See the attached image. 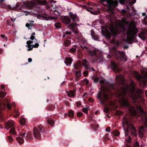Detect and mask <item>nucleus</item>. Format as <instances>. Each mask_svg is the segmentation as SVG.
<instances>
[{"label": "nucleus", "instance_id": "obj_1", "mask_svg": "<svg viewBox=\"0 0 147 147\" xmlns=\"http://www.w3.org/2000/svg\"><path fill=\"white\" fill-rule=\"evenodd\" d=\"M105 90L112 94L114 93L119 99V102L121 106L127 109L132 115H137V111L135 107L132 106L124 97V96H126L127 93L129 91L128 85L121 86L118 88L113 84H111L106 88Z\"/></svg>", "mask_w": 147, "mask_h": 147}, {"label": "nucleus", "instance_id": "obj_2", "mask_svg": "<svg viewBox=\"0 0 147 147\" xmlns=\"http://www.w3.org/2000/svg\"><path fill=\"white\" fill-rule=\"evenodd\" d=\"M129 86L131 88L130 90L131 94V97L132 100L134 102H136L137 100H143V97L141 95L143 93V91L142 90L138 89L137 91L134 92L135 89V85L134 82L132 81L131 82Z\"/></svg>", "mask_w": 147, "mask_h": 147}, {"label": "nucleus", "instance_id": "obj_3", "mask_svg": "<svg viewBox=\"0 0 147 147\" xmlns=\"http://www.w3.org/2000/svg\"><path fill=\"white\" fill-rule=\"evenodd\" d=\"M100 4L108 8L107 10L112 13L115 8L117 6L118 2L117 1L113 0H100Z\"/></svg>", "mask_w": 147, "mask_h": 147}, {"label": "nucleus", "instance_id": "obj_4", "mask_svg": "<svg viewBox=\"0 0 147 147\" xmlns=\"http://www.w3.org/2000/svg\"><path fill=\"white\" fill-rule=\"evenodd\" d=\"M61 20L63 23L66 24H68V27L71 28L73 32L77 35L79 34V32L76 29L77 27V23H72L69 24L71 22L70 18L67 16H65L61 18Z\"/></svg>", "mask_w": 147, "mask_h": 147}, {"label": "nucleus", "instance_id": "obj_5", "mask_svg": "<svg viewBox=\"0 0 147 147\" xmlns=\"http://www.w3.org/2000/svg\"><path fill=\"white\" fill-rule=\"evenodd\" d=\"M129 28L127 29V34L128 36L133 38L138 32V29L136 27V25L134 23L129 25Z\"/></svg>", "mask_w": 147, "mask_h": 147}, {"label": "nucleus", "instance_id": "obj_6", "mask_svg": "<svg viewBox=\"0 0 147 147\" xmlns=\"http://www.w3.org/2000/svg\"><path fill=\"white\" fill-rule=\"evenodd\" d=\"M82 49L83 50L85 51H87L90 56L92 57L95 56V58L94 59V61H97L99 56L97 54V51L96 49H94L92 50H90L86 46H82Z\"/></svg>", "mask_w": 147, "mask_h": 147}, {"label": "nucleus", "instance_id": "obj_7", "mask_svg": "<svg viewBox=\"0 0 147 147\" xmlns=\"http://www.w3.org/2000/svg\"><path fill=\"white\" fill-rule=\"evenodd\" d=\"M123 125L124 126L126 125L127 128H129L131 129V134L133 136H136V129L130 120H123Z\"/></svg>", "mask_w": 147, "mask_h": 147}, {"label": "nucleus", "instance_id": "obj_8", "mask_svg": "<svg viewBox=\"0 0 147 147\" xmlns=\"http://www.w3.org/2000/svg\"><path fill=\"white\" fill-rule=\"evenodd\" d=\"M115 57L117 59L124 62L127 61V59L124 52L115 50Z\"/></svg>", "mask_w": 147, "mask_h": 147}, {"label": "nucleus", "instance_id": "obj_9", "mask_svg": "<svg viewBox=\"0 0 147 147\" xmlns=\"http://www.w3.org/2000/svg\"><path fill=\"white\" fill-rule=\"evenodd\" d=\"M137 80L141 83H144L147 81V71H144L143 74L141 75L138 73L136 76Z\"/></svg>", "mask_w": 147, "mask_h": 147}, {"label": "nucleus", "instance_id": "obj_10", "mask_svg": "<svg viewBox=\"0 0 147 147\" xmlns=\"http://www.w3.org/2000/svg\"><path fill=\"white\" fill-rule=\"evenodd\" d=\"M97 97L100 101V103L102 104H104L107 100L109 99L108 94L105 93H102L99 92L98 93Z\"/></svg>", "mask_w": 147, "mask_h": 147}, {"label": "nucleus", "instance_id": "obj_11", "mask_svg": "<svg viewBox=\"0 0 147 147\" xmlns=\"http://www.w3.org/2000/svg\"><path fill=\"white\" fill-rule=\"evenodd\" d=\"M137 108L139 111L142 117L141 119L147 120V112L144 111V109L140 106H137Z\"/></svg>", "mask_w": 147, "mask_h": 147}, {"label": "nucleus", "instance_id": "obj_12", "mask_svg": "<svg viewBox=\"0 0 147 147\" xmlns=\"http://www.w3.org/2000/svg\"><path fill=\"white\" fill-rule=\"evenodd\" d=\"M116 80L118 83L121 85L125 84V80L123 77L121 75H117L116 76Z\"/></svg>", "mask_w": 147, "mask_h": 147}, {"label": "nucleus", "instance_id": "obj_13", "mask_svg": "<svg viewBox=\"0 0 147 147\" xmlns=\"http://www.w3.org/2000/svg\"><path fill=\"white\" fill-rule=\"evenodd\" d=\"M33 132L35 138L38 140L40 139L41 135L39 131L37 128L36 127L34 128Z\"/></svg>", "mask_w": 147, "mask_h": 147}, {"label": "nucleus", "instance_id": "obj_14", "mask_svg": "<svg viewBox=\"0 0 147 147\" xmlns=\"http://www.w3.org/2000/svg\"><path fill=\"white\" fill-rule=\"evenodd\" d=\"M139 37L143 40L147 38V30H144L141 32L139 34Z\"/></svg>", "mask_w": 147, "mask_h": 147}, {"label": "nucleus", "instance_id": "obj_15", "mask_svg": "<svg viewBox=\"0 0 147 147\" xmlns=\"http://www.w3.org/2000/svg\"><path fill=\"white\" fill-rule=\"evenodd\" d=\"M111 67L115 72H119L120 70L118 67L116 63L113 61L111 62Z\"/></svg>", "mask_w": 147, "mask_h": 147}, {"label": "nucleus", "instance_id": "obj_16", "mask_svg": "<svg viewBox=\"0 0 147 147\" xmlns=\"http://www.w3.org/2000/svg\"><path fill=\"white\" fill-rule=\"evenodd\" d=\"M119 0V2L121 4H123L125 3H129L130 5L135 3L136 1V0Z\"/></svg>", "mask_w": 147, "mask_h": 147}, {"label": "nucleus", "instance_id": "obj_17", "mask_svg": "<svg viewBox=\"0 0 147 147\" xmlns=\"http://www.w3.org/2000/svg\"><path fill=\"white\" fill-rule=\"evenodd\" d=\"M69 14L72 21L74 22H76L79 21L78 18L76 14H74L71 12H70Z\"/></svg>", "mask_w": 147, "mask_h": 147}, {"label": "nucleus", "instance_id": "obj_18", "mask_svg": "<svg viewBox=\"0 0 147 147\" xmlns=\"http://www.w3.org/2000/svg\"><path fill=\"white\" fill-rule=\"evenodd\" d=\"M33 42V41H32L31 40L28 41L27 42L26 44L27 45H26V47L28 48L27 50L28 51H31L32 50L34 47L32 46L33 45L32 44L31 45V44H32Z\"/></svg>", "mask_w": 147, "mask_h": 147}, {"label": "nucleus", "instance_id": "obj_19", "mask_svg": "<svg viewBox=\"0 0 147 147\" xmlns=\"http://www.w3.org/2000/svg\"><path fill=\"white\" fill-rule=\"evenodd\" d=\"M144 129L145 128L143 126H141L139 128L138 132L139 136L140 138H142L143 137Z\"/></svg>", "mask_w": 147, "mask_h": 147}, {"label": "nucleus", "instance_id": "obj_20", "mask_svg": "<svg viewBox=\"0 0 147 147\" xmlns=\"http://www.w3.org/2000/svg\"><path fill=\"white\" fill-rule=\"evenodd\" d=\"M121 32H119V30H113L111 31L112 35L113 37H115L117 36H119V34Z\"/></svg>", "mask_w": 147, "mask_h": 147}, {"label": "nucleus", "instance_id": "obj_21", "mask_svg": "<svg viewBox=\"0 0 147 147\" xmlns=\"http://www.w3.org/2000/svg\"><path fill=\"white\" fill-rule=\"evenodd\" d=\"M92 127L93 130L96 131L99 127V125L95 121H93L92 123Z\"/></svg>", "mask_w": 147, "mask_h": 147}, {"label": "nucleus", "instance_id": "obj_22", "mask_svg": "<svg viewBox=\"0 0 147 147\" xmlns=\"http://www.w3.org/2000/svg\"><path fill=\"white\" fill-rule=\"evenodd\" d=\"M14 124V122L11 120H9L5 123V125H6V126L9 128H10L13 126Z\"/></svg>", "mask_w": 147, "mask_h": 147}, {"label": "nucleus", "instance_id": "obj_23", "mask_svg": "<svg viewBox=\"0 0 147 147\" xmlns=\"http://www.w3.org/2000/svg\"><path fill=\"white\" fill-rule=\"evenodd\" d=\"M81 71H75V74L76 77L75 78V80L76 81L78 80H79L78 78L81 76Z\"/></svg>", "mask_w": 147, "mask_h": 147}, {"label": "nucleus", "instance_id": "obj_24", "mask_svg": "<svg viewBox=\"0 0 147 147\" xmlns=\"http://www.w3.org/2000/svg\"><path fill=\"white\" fill-rule=\"evenodd\" d=\"M66 92L67 93V95L69 97H74L75 96L74 94L75 91H73L72 90H70V92L66 91Z\"/></svg>", "mask_w": 147, "mask_h": 147}, {"label": "nucleus", "instance_id": "obj_25", "mask_svg": "<svg viewBox=\"0 0 147 147\" xmlns=\"http://www.w3.org/2000/svg\"><path fill=\"white\" fill-rule=\"evenodd\" d=\"M104 35L105 37L108 40L110 39L111 36V33L109 31L105 32L104 33Z\"/></svg>", "mask_w": 147, "mask_h": 147}, {"label": "nucleus", "instance_id": "obj_26", "mask_svg": "<svg viewBox=\"0 0 147 147\" xmlns=\"http://www.w3.org/2000/svg\"><path fill=\"white\" fill-rule=\"evenodd\" d=\"M68 116L71 118L74 119V111L72 110H70L68 111Z\"/></svg>", "mask_w": 147, "mask_h": 147}, {"label": "nucleus", "instance_id": "obj_27", "mask_svg": "<svg viewBox=\"0 0 147 147\" xmlns=\"http://www.w3.org/2000/svg\"><path fill=\"white\" fill-rule=\"evenodd\" d=\"M65 63L67 65L71 64L72 63V60L71 59L69 58H66V61H65Z\"/></svg>", "mask_w": 147, "mask_h": 147}, {"label": "nucleus", "instance_id": "obj_28", "mask_svg": "<svg viewBox=\"0 0 147 147\" xmlns=\"http://www.w3.org/2000/svg\"><path fill=\"white\" fill-rule=\"evenodd\" d=\"M16 139L18 142L20 144H21L24 142V140L23 138H21L20 136L17 137Z\"/></svg>", "mask_w": 147, "mask_h": 147}, {"label": "nucleus", "instance_id": "obj_29", "mask_svg": "<svg viewBox=\"0 0 147 147\" xmlns=\"http://www.w3.org/2000/svg\"><path fill=\"white\" fill-rule=\"evenodd\" d=\"M4 109V108L2 107L1 105H0V119H4L3 118V114L2 112V111Z\"/></svg>", "mask_w": 147, "mask_h": 147}, {"label": "nucleus", "instance_id": "obj_30", "mask_svg": "<svg viewBox=\"0 0 147 147\" xmlns=\"http://www.w3.org/2000/svg\"><path fill=\"white\" fill-rule=\"evenodd\" d=\"M9 133L11 134L15 135L16 133V132L15 131V129L13 128L10 129L9 131Z\"/></svg>", "mask_w": 147, "mask_h": 147}, {"label": "nucleus", "instance_id": "obj_31", "mask_svg": "<svg viewBox=\"0 0 147 147\" xmlns=\"http://www.w3.org/2000/svg\"><path fill=\"white\" fill-rule=\"evenodd\" d=\"M71 34V32L70 31H66L63 33V37L65 38L66 36L70 35Z\"/></svg>", "mask_w": 147, "mask_h": 147}, {"label": "nucleus", "instance_id": "obj_32", "mask_svg": "<svg viewBox=\"0 0 147 147\" xmlns=\"http://www.w3.org/2000/svg\"><path fill=\"white\" fill-rule=\"evenodd\" d=\"M64 44L66 47L69 46L71 44V41L70 40H66L64 42Z\"/></svg>", "mask_w": 147, "mask_h": 147}, {"label": "nucleus", "instance_id": "obj_33", "mask_svg": "<svg viewBox=\"0 0 147 147\" xmlns=\"http://www.w3.org/2000/svg\"><path fill=\"white\" fill-rule=\"evenodd\" d=\"M30 22H34L33 21H30ZM33 26V24L32 23H26V26L27 27H28V29H31L30 28V27H29L32 26Z\"/></svg>", "mask_w": 147, "mask_h": 147}, {"label": "nucleus", "instance_id": "obj_34", "mask_svg": "<svg viewBox=\"0 0 147 147\" xmlns=\"http://www.w3.org/2000/svg\"><path fill=\"white\" fill-rule=\"evenodd\" d=\"M113 134L115 136H117L119 135L120 133L118 131L115 130L113 132Z\"/></svg>", "mask_w": 147, "mask_h": 147}, {"label": "nucleus", "instance_id": "obj_35", "mask_svg": "<svg viewBox=\"0 0 147 147\" xmlns=\"http://www.w3.org/2000/svg\"><path fill=\"white\" fill-rule=\"evenodd\" d=\"M5 105L7 107L9 110H11V106L10 104L8 103V100L7 101Z\"/></svg>", "mask_w": 147, "mask_h": 147}, {"label": "nucleus", "instance_id": "obj_36", "mask_svg": "<svg viewBox=\"0 0 147 147\" xmlns=\"http://www.w3.org/2000/svg\"><path fill=\"white\" fill-rule=\"evenodd\" d=\"M47 108L48 110L53 111L54 109V106L53 105H50Z\"/></svg>", "mask_w": 147, "mask_h": 147}, {"label": "nucleus", "instance_id": "obj_37", "mask_svg": "<svg viewBox=\"0 0 147 147\" xmlns=\"http://www.w3.org/2000/svg\"><path fill=\"white\" fill-rule=\"evenodd\" d=\"M132 139L129 136H128V138H126L125 140V142L127 143H131V142Z\"/></svg>", "mask_w": 147, "mask_h": 147}, {"label": "nucleus", "instance_id": "obj_38", "mask_svg": "<svg viewBox=\"0 0 147 147\" xmlns=\"http://www.w3.org/2000/svg\"><path fill=\"white\" fill-rule=\"evenodd\" d=\"M19 122L22 125H27V122L26 120H19Z\"/></svg>", "mask_w": 147, "mask_h": 147}, {"label": "nucleus", "instance_id": "obj_39", "mask_svg": "<svg viewBox=\"0 0 147 147\" xmlns=\"http://www.w3.org/2000/svg\"><path fill=\"white\" fill-rule=\"evenodd\" d=\"M74 69H78L80 67V65L78 63H76L74 65Z\"/></svg>", "mask_w": 147, "mask_h": 147}, {"label": "nucleus", "instance_id": "obj_40", "mask_svg": "<svg viewBox=\"0 0 147 147\" xmlns=\"http://www.w3.org/2000/svg\"><path fill=\"white\" fill-rule=\"evenodd\" d=\"M7 140L8 141L10 142H12L13 141V138L11 136H10L7 137Z\"/></svg>", "mask_w": 147, "mask_h": 147}, {"label": "nucleus", "instance_id": "obj_41", "mask_svg": "<svg viewBox=\"0 0 147 147\" xmlns=\"http://www.w3.org/2000/svg\"><path fill=\"white\" fill-rule=\"evenodd\" d=\"M55 26L57 28H59L61 26L60 23L59 22H57L55 23Z\"/></svg>", "mask_w": 147, "mask_h": 147}, {"label": "nucleus", "instance_id": "obj_42", "mask_svg": "<svg viewBox=\"0 0 147 147\" xmlns=\"http://www.w3.org/2000/svg\"><path fill=\"white\" fill-rule=\"evenodd\" d=\"M47 122L51 126H53L54 121L53 120H47Z\"/></svg>", "mask_w": 147, "mask_h": 147}, {"label": "nucleus", "instance_id": "obj_43", "mask_svg": "<svg viewBox=\"0 0 147 147\" xmlns=\"http://www.w3.org/2000/svg\"><path fill=\"white\" fill-rule=\"evenodd\" d=\"M88 108L87 107L83 108L82 109V111L86 114H88Z\"/></svg>", "mask_w": 147, "mask_h": 147}, {"label": "nucleus", "instance_id": "obj_44", "mask_svg": "<svg viewBox=\"0 0 147 147\" xmlns=\"http://www.w3.org/2000/svg\"><path fill=\"white\" fill-rule=\"evenodd\" d=\"M76 51V49L73 47L71 48L69 50L70 52L72 53H75Z\"/></svg>", "mask_w": 147, "mask_h": 147}, {"label": "nucleus", "instance_id": "obj_45", "mask_svg": "<svg viewBox=\"0 0 147 147\" xmlns=\"http://www.w3.org/2000/svg\"><path fill=\"white\" fill-rule=\"evenodd\" d=\"M6 95L5 92L1 91L0 92V97L1 98L4 97Z\"/></svg>", "mask_w": 147, "mask_h": 147}, {"label": "nucleus", "instance_id": "obj_46", "mask_svg": "<svg viewBox=\"0 0 147 147\" xmlns=\"http://www.w3.org/2000/svg\"><path fill=\"white\" fill-rule=\"evenodd\" d=\"M93 39L95 40L98 41L99 39V37L97 35H95L94 36H93L92 37Z\"/></svg>", "mask_w": 147, "mask_h": 147}, {"label": "nucleus", "instance_id": "obj_47", "mask_svg": "<svg viewBox=\"0 0 147 147\" xmlns=\"http://www.w3.org/2000/svg\"><path fill=\"white\" fill-rule=\"evenodd\" d=\"M39 3L43 5H45L47 4V2L45 0L40 1H39Z\"/></svg>", "mask_w": 147, "mask_h": 147}, {"label": "nucleus", "instance_id": "obj_48", "mask_svg": "<svg viewBox=\"0 0 147 147\" xmlns=\"http://www.w3.org/2000/svg\"><path fill=\"white\" fill-rule=\"evenodd\" d=\"M140 145L138 141H136L134 144L133 147H139Z\"/></svg>", "mask_w": 147, "mask_h": 147}, {"label": "nucleus", "instance_id": "obj_49", "mask_svg": "<svg viewBox=\"0 0 147 147\" xmlns=\"http://www.w3.org/2000/svg\"><path fill=\"white\" fill-rule=\"evenodd\" d=\"M38 129L41 132H43L44 131V128L41 125H38Z\"/></svg>", "mask_w": 147, "mask_h": 147}, {"label": "nucleus", "instance_id": "obj_50", "mask_svg": "<svg viewBox=\"0 0 147 147\" xmlns=\"http://www.w3.org/2000/svg\"><path fill=\"white\" fill-rule=\"evenodd\" d=\"M116 113L117 114L119 115H122L123 114V113L122 111L117 110L116 111Z\"/></svg>", "mask_w": 147, "mask_h": 147}, {"label": "nucleus", "instance_id": "obj_51", "mask_svg": "<svg viewBox=\"0 0 147 147\" xmlns=\"http://www.w3.org/2000/svg\"><path fill=\"white\" fill-rule=\"evenodd\" d=\"M31 135V134H29L27 136L26 138L28 140H30L31 139L32 137Z\"/></svg>", "mask_w": 147, "mask_h": 147}, {"label": "nucleus", "instance_id": "obj_52", "mask_svg": "<svg viewBox=\"0 0 147 147\" xmlns=\"http://www.w3.org/2000/svg\"><path fill=\"white\" fill-rule=\"evenodd\" d=\"M19 115V114L18 111H17L16 112V114L15 115H12V116L14 117V118H16L18 117Z\"/></svg>", "mask_w": 147, "mask_h": 147}, {"label": "nucleus", "instance_id": "obj_53", "mask_svg": "<svg viewBox=\"0 0 147 147\" xmlns=\"http://www.w3.org/2000/svg\"><path fill=\"white\" fill-rule=\"evenodd\" d=\"M83 115V113L80 112H78L77 114L78 117H81Z\"/></svg>", "mask_w": 147, "mask_h": 147}, {"label": "nucleus", "instance_id": "obj_54", "mask_svg": "<svg viewBox=\"0 0 147 147\" xmlns=\"http://www.w3.org/2000/svg\"><path fill=\"white\" fill-rule=\"evenodd\" d=\"M142 122L144 123L145 126L147 127V120H142Z\"/></svg>", "mask_w": 147, "mask_h": 147}, {"label": "nucleus", "instance_id": "obj_55", "mask_svg": "<svg viewBox=\"0 0 147 147\" xmlns=\"http://www.w3.org/2000/svg\"><path fill=\"white\" fill-rule=\"evenodd\" d=\"M32 46L35 48H37L39 46V45L38 43H36L34 45H33Z\"/></svg>", "mask_w": 147, "mask_h": 147}, {"label": "nucleus", "instance_id": "obj_56", "mask_svg": "<svg viewBox=\"0 0 147 147\" xmlns=\"http://www.w3.org/2000/svg\"><path fill=\"white\" fill-rule=\"evenodd\" d=\"M84 80L86 83V84L87 85L89 83V81L87 78L84 79Z\"/></svg>", "mask_w": 147, "mask_h": 147}, {"label": "nucleus", "instance_id": "obj_57", "mask_svg": "<svg viewBox=\"0 0 147 147\" xmlns=\"http://www.w3.org/2000/svg\"><path fill=\"white\" fill-rule=\"evenodd\" d=\"M26 134V132H25L24 133H22V132H21L20 134V136H21L22 137H24L25 136V135Z\"/></svg>", "mask_w": 147, "mask_h": 147}, {"label": "nucleus", "instance_id": "obj_58", "mask_svg": "<svg viewBox=\"0 0 147 147\" xmlns=\"http://www.w3.org/2000/svg\"><path fill=\"white\" fill-rule=\"evenodd\" d=\"M111 131V128L110 127H108L106 129V131L108 132H110Z\"/></svg>", "mask_w": 147, "mask_h": 147}, {"label": "nucleus", "instance_id": "obj_59", "mask_svg": "<svg viewBox=\"0 0 147 147\" xmlns=\"http://www.w3.org/2000/svg\"><path fill=\"white\" fill-rule=\"evenodd\" d=\"M84 9H86L87 11H90V9H92V8H91V7L90 8H87V7L85 5H84Z\"/></svg>", "mask_w": 147, "mask_h": 147}, {"label": "nucleus", "instance_id": "obj_60", "mask_svg": "<svg viewBox=\"0 0 147 147\" xmlns=\"http://www.w3.org/2000/svg\"><path fill=\"white\" fill-rule=\"evenodd\" d=\"M104 111L107 113H108L109 112V109L107 108H105L104 109Z\"/></svg>", "mask_w": 147, "mask_h": 147}, {"label": "nucleus", "instance_id": "obj_61", "mask_svg": "<svg viewBox=\"0 0 147 147\" xmlns=\"http://www.w3.org/2000/svg\"><path fill=\"white\" fill-rule=\"evenodd\" d=\"M99 81V79L98 78H95L94 80V81L95 83Z\"/></svg>", "mask_w": 147, "mask_h": 147}, {"label": "nucleus", "instance_id": "obj_62", "mask_svg": "<svg viewBox=\"0 0 147 147\" xmlns=\"http://www.w3.org/2000/svg\"><path fill=\"white\" fill-rule=\"evenodd\" d=\"M76 105L77 107L81 105V103L80 101H78L76 103Z\"/></svg>", "mask_w": 147, "mask_h": 147}, {"label": "nucleus", "instance_id": "obj_63", "mask_svg": "<svg viewBox=\"0 0 147 147\" xmlns=\"http://www.w3.org/2000/svg\"><path fill=\"white\" fill-rule=\"evenodd\" d=\"M83 74L85 76H87L88 75V73L87 71H85L84 72Z\"/></svg>", "mask_w": 147, "mask_h": 147}, {"label": "nucleus", "instance_id": "obj_64", "mask_svg": "<svg viewBox=\"0 0 147 147\" xmlns=\"http://www.w3.org/2000/svg\"><path fill=\"white\" fill-rule=\"evenodd\" d=\"M95 35V33H94V32L93 30H91V35L92 37L93 36H94Z\"/></svg>", "mask_w": 147, "mask_h": 147}]
</instances>
